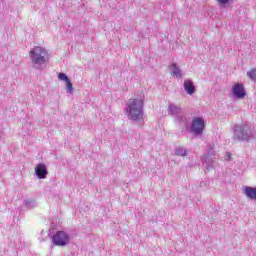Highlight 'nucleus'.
Wrapping results in <instances>:
<instances>
[{"instance_id": "4468645a", "label": "nucleus", "mask_w": 256, "mask_h": 256, "mask_svg": "<svg viewBox=\"0 0 256 256\" xmlns=\"http://www.w3.org/2000/svg\"><path fill=\"white\" fill-rule=\"evenodd\" d=\"M174 154L178 157H187V149H185L183 146H179L176 148Z\"/></svg>"}, {"instance_id": "dca6fc26", "label": "nucleus", "mask_w": 256, "mask_h": 256, "mask_svg": "<svg viewBox=\"0 0 256 256\" xmlns=\"http://www.w3.org/2000/svg\"><path fill=\"white\" fill-rule=\"evenodd\" d=\"M246 75L247 77H249V79H251V81H254V83H256V68H253L252 70L248 71Z\"/></svg>"}, {"instance_id": "2eb2a0df", "label": "nucleus", "mask_w": 256, "mask_h": 256, "mask_svg": "<svg viewBox=\"0 0 256 256\" xmlns=\"http://www.w3.org/2000/svg\"><path fill=\"white\" fill-rule=\"evenodd\" d=\"M24 207H26V209H34V207H37V202H35V200L27 199L24 201Z\"/></svg>"}, {"instance_id": "f257e3e1", "label": "nucleus", "mask_w": 256, "mask_h": 256, "mask_svg": "<svg viewBox=\"0 0 256 256\" xmlns=\"http://www.w3.org/2000/svg\"><path fill=\"white\" fill-rule=\"evenodd\" d=\"M143 107H145L143 98L130 99L124 109L129 121H143Z\"/></svg>"}, {"instance_id": "1a4fd4ad", "label": "nucleus", "mask_w": 256, "mask_h": 256, "mask_svg": "<svg viewBox=\"0 0 256 256\" xmlns=\"http://www.w3.org/2000/svg\"><path fill=\"white\" fill-rule=\"evenodd\" d=\"M35 174L38 179H45L47 177V166L43 163H40L35 168Z\"/></svg>"}, {"instance_id": "20e7f679", "label": "nucleus", "mask_w": 256, "mask_h": 256, "mask_svg": "<svg viewBox=\"0 0 256 256\" xmlns=\"http://www.w3.org/2000/svg\"><path fill=\"white\" fill-rule=\"evenodd\" d=\"M168 115H171L174 118V121H176L177 123H183V121H187L183 108L175 104L168 105Z\"/></svg>"}, {"instance_id": "f8f14e48", "label": "nucleus", "mask_w": 256, "mask_h": 256, "mask_svg": "<svg viewBox=\"0 0 256 256\" xmlns=\"http://www.w3.org/2000/svg\"><path fill=\"white\" fill-rule=\"evenodd\" d=\"M169 69H171V75H173L174 77H178L179 79H181L183 77V74L181 73V68H179V66H177L175 63L170 64Z\"/></svg>"}, {"instance_id": "7ed1b4c3", "label": "nucleus", "mask_w": 256, "mask_h": 256, "mask_svg": "<svg viewBox=\"0 0 256 256\" xmlns=\"http://www.w3.org/2000/svg\"><path fill=\"white\" fill-rule=\"evenodd\" d=\"M29 57L35 69H40V66L45 65V62L47 61V50L43 47L36 46L29 52Z\"/></svg>"}, {"instance_id": "39448f33", "label": "nucleus", "mask_w": 256, "mask_h": 256, "mask_svg": "<svg viewBox=\"0 0 256 256\" xmlns=\"http://www.w3.org/2000/svg\"><path fill=\"white\" fill-rule=\"evenodd\" d=\"M70 239L71 237L65 231H57L52 236V243L56 247H65L66 245H69Z\"/></svg>"}, {"instance_id": "423d86ee", "label": "nucleus", "mask_w": 256, "mask_h": 256, "mask_svg": "<svg viewBox=\"0 0 256 256\" xmlns=\"http://www.w3.org/2000/svg\"><path fill=\"white\" fill-rule=\"evenodd\" d=\"M203 129H205V120L203 117H193L190 131L194 135H203Z\"/></svg>"}, {"instance_id": "9d476101", "label": "nucleus", "mask_w": 256, "mask_h": 256, "mask_svg": "<svg viewBox=\"0 0 256 256\" xmlns=\"http://www.w3.org/2000/svg\"><path fill=\"white\" fill-rule=\"evenodd\" d=\"M183 87L188 95H193V93H195V85L193 84V81L189 79L185 80Z\"/></svg>"}, {"instance_id": "0eeeda50", "label": "nucleus", "mask_w": 256, "mask_h": 256, "mask_svg": "<svg viewBox=\"0 0 256 256\" xmlns=\"http://www.w3.org/2000/svg\"><path fill=\"white\" fill-rule=\"evenodd\" d=\"M232 94L236 99H244V97L247 95L245 86L241 83L234 84L232 87Z\"/></svg>"}, {"instance_id": "f3484780", "label": "nucleus", "mask_w": 256, "mask_h": 256, "mask_svg": "<svg viewBox=\"0 0 256 256\" xmlns=\"http://www.w3.org/2000/svg\"><path fill=\"white\" fill-rule=\"evenodd\" d=\"M58 79H59V81H65L66 83H67L68 81H71V80L69 79V76H67V74H65V73H63V72H60V73L58 74Z\"/></svg>"}, {"instance_id": "ddd939ff", "label": "nucleus", "mask_w": 256, "mask_h": 256, "mask_svg": "<svg viewBox=\"0 0 256 256\" xmlns=\"http://www.w3.org/2000/svg\"><path fill=\"white\" fill-rule=\"evenodd\" d=\"M233 1L234 0H216L220 9H227V7H229L230 3H233Z\"/></svg>"}, {"instance_id": "6ab92c4d", "label": "nucleus", "mask_w": 256, "mask_h": 256, "mask_svg": "<svg viewBox=\"0 0 256 256\" xmlns=\"http://www.w3.org/2000/svg\"><path fill=\"white\" fill-rule=\"evenodd\" d=\"M206 155H209V157H215V149H213V147H210L208 149V154Z\"/></svg>"}, {"instance_id": "aec40b11", "label": "nucleus", "mask_w": 256, "mask_h": 256, "mask_svg": "<svg viewBox=\"0 0 256 256\" xmlns=\"http://www.w3.org/2000/svg\"><path fill=\"white\" fill-rule=\"evenodd\" d=\"M229 159H231V153L226 152V161H229Z\"/></svg>"}, {"instance_id": "f03ea898", "label": "nucleus", "mask_w": 256, "mask_h": 256, "mask_svg": "<svg viewBox=\"0 0 256 256\" xmlns=\"http://www.w3.org/2000/svg\"><path fill=\"white\" fill-rule=\"evenodd\" d=\"M233 131V139L236 141H251L255 137V129L249 122L236 124Z\"/></svg>"}, {"instance_id": "9b49d317", "label": "nucleus", "mask_w": 256, "mask_h": 256, "mask_svg": "<svg viewBox=\"0 0 256 256\" xmlns=\"http://www.w3.org/2000/svg\"><path fill=\"white\" fill-rule=\"evenodd\" d=\"M244 193L248 199L256 201V187L246 186Z\"/></svg>"}, {"instance_id": "6e6552de", "label": "nucleus", "mask_w": 256, "mask_h": 256, "mask_svg": "<svg viewBox=\"0 0 256 256\" xmlns=\"http://www.w3.org/2000/svg\"><path fill=\"white\" fill-rule=\"evenodd\" d=\"M215 157L213 156H209V155H205L202 162L203 165L205 167V169H207V171H211V169L215 168Z\"/></svg>"}, {"instance_id": "a211bd4d", "label": "nucleus", "mask_w": 256, "mask_h": 256, "mask_svg": "<svg viewBox=\"0 0 256 256\" xmlns=\"http://www.w3.org/2000/svg\"><path fill=\"white\" fill-rule=\"evenodd\" d=\"M66 93H68L69 95L73 93V83H71V80L66 82Z\"/></svg>"}]
</instances>
